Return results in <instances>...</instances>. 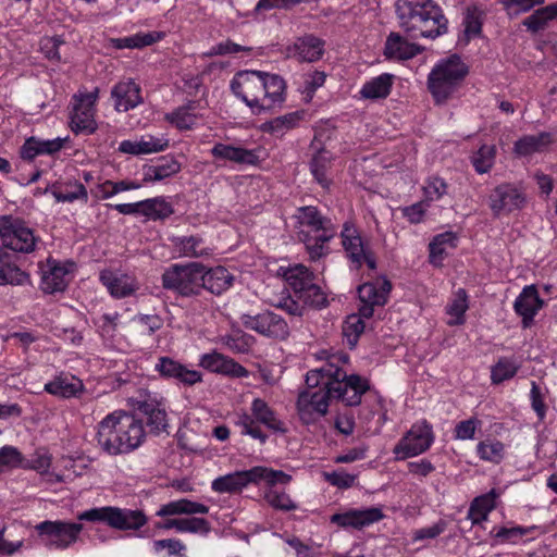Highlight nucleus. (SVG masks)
<instances>
[{
  "label": "nucleus",
  "mask_w": 557,
  "mask_h": 557,
  "mask_svg": "<svg viewBox=\"0 0 557 557\" xmlns=\"http://www.w3.org/2000/svg\"><path fill=\"white\" fill-rule=\"evenodd\" d=\"M285 87L281 76L261 71H242L231 82L234 95L253 114H262L280 107L285 100Z\"/></svg>",
  "instance_id": "obj_1"
},
{
  "label": "nucleus",
  "mask_w": 557,
  "mask_h": 557,
  "mask_svg": "<svg viewBox=\"0 0 557 557\" xmlns=\"http://www.w3.org/2000/svg\"><path fill=\"white\" fill-rule=\"evenodd\" d=\"M400 28L411 39H435L448 30V20L434 0H397Z\"/></svg>",
  "instance_id": "obj_2"
},
{
  "label": "nucleus",
  "mask_w": 557,
  "mask_h": 557,
  "mask_svg": "<svg viewBox=\"0 0 557 557\" xmlns=\"http://www.w3.org/2000/svg\"><path fill=\"white\" fill-rule=\"evenodd\" d=\"M145 438L141 420L123 410L108 414L98 424L97 442L111 456L136 449Z\"/></svg>",
  "instance_id": "obj_3"
},
{
  "label": "nucleus",
  "mask_w": 557,
  "mask_h": 557,
  "mask_svg": "<svg viewBox=\"0 0 557 557\" xmlns=\"http://www.w3.org/2000/svg\"><path fill=\"white\" fill-rule=\"evenodd\" d=\"M292 481V475L267 467H253L245 471H236L222 475L212 481L211 488L216 493H236L249 483L281 484L286 485Z\"/></svg>",
  "instance_id": "obj_4"
},
{
  "label": "nucleus",
  "mask_w": 557,
  "mask_h": 557,
  "mask_svg": "<svg viewBox=\"0 0 557 557\" xmlns=\"http://www.w3.org/2000/svg\"><path fill=\"white\" fill-rule=\"evenodd\" d=\"M467 74V65L456 54L438 62L428 78V87L435 101H446L455 92Z\"/></svg>",
  "instance_id": "obj_5"
},
{
  "label": "nucleus",
  "mask_w": 557,
  "mask_h": 557,
  "mask_svg": "<svg viewBox=\"0 0 557 557\" xmlns=\"http://www.w3.org/2000/svg\"><path fill=\"white\" fill-rule=\"evenodd\" d=\"M78 520L103 522L120 531H139L148 522L146 513L140 509L104 506L81 512Z\"/></svg>",
  "instance_id": "obj_6"
},
{
  "label": "nucleus",
  "mask_w": 557,
  "mask_h": 557,
  "mask_svg": "<svg viewBox=\"0 0 557 557\" xmlns=\"http://www.w3.org/2000/svg\"><path fill=\"white\" fill-rule=\"evenodd\" d=\"M251 413L243 412L238 414L236 425L240 429L243 435H249L264 444L268 435L262 432L260 423L275 433H285L284 423L276 417L274 410L261 398H256L251 403Z\"/></svg>",
  "instance_id": "obj_7"
},
{
  "label": "nucleus",
  "mask_w": 557,
  "mask_h": 557,
  "mask_svg": "<svg viewBox=\"0 0 557 557\" xmlns=\"http://www.w3.org/2000/svg\"><path fill=\"white\" fill-rule=\"evenodd\" d=\"M161 281L164 289L175 292L182 297L200 296L201 263L173 264L163 272Z\"/></svg>",
  "instance_id": "obj_8"
},
{
  "label": "nucleus",
  "mask_w": 557,
  "mask_h": 557,
  "mask_svg": "<svg viewBox=\"0 0 557 557\" xmlns=\"http://www.w3.org/2000/svg\"><path fill=\"white\" fill-rule=\"evenodd\" d=\"M0 237L2 239L1 248L13 253H28L35 249L36 238L33 231L20 220L9 215L0 219Z\"/></svg>",
  "instance_id": "obj_9"
},
{
  "label": "nucleus",
  "mask_w": 557,
  "mask_h": 557,
  "mask_svg": "<svg viewBox=\"0 0 557 557\" xmlns=\"http://www.w3.org/2000/svg\"><path fill=\"white\" fill-rule=\"evenodd\" d=\"M240 323L247 330L265 337L284 341L289 336L287 322L270 310H263L255 314L244 313L240 315Z\"/></svg>",
  "instance_id": "obj_10"
},
{
  "label": "nucleus",
  "mask_w": 557,
  "mask_h": 557,
  "mask_svg": "<svg viewBox=\"0 0 557 557\" xmlns=\"http://www.w3.org/2000/svg\"><path fill=\"white\" fill-rule=\"evenodd\" d=\"M434 442L432 425L425 420L414 423L394 447L398 459H406L428 450Z\"/></svg>",
  "instance_id": "obj_11"
},
{
  "label": "nucleus",
  "mask_w": 557,
  "mask_h": 557,
  "mask_svg": "<svg viewBox=\"0 0 557 557\" xmlns=\"http://www.w3.org/2000/svg\"><path fill=\"white\" fill-rule=\"evenodd\" d=\"M36 529L44 536L46 546L55 549H66L77 541L83 530V524L64 521H44Z\"/></svg>",
  "instance_id": "obj_12"
},
{
  "label": "nucleus",
  "mask_w": 557,
  "mask_h": 557,
  "mask_svg": "<svg viewBox=\"0 0 557 557\" xmlns=\"http://www.w3.org/2000/svg\"><path fill=\"white\" fill-rule=\"evenodd\" d=\"M527 203L523 189L511 183L496 186L488 196V206L495 216L521 210Z\"/></svg>",
  "instance_id": "obj_13"
},
{
  "label": "nucleus",
  "mask_w": 557,
  "mask_h": 557,
  "mask_svg": "<svg viewBox=\"0 0 557 557\" xmlns=\"http://www.w3.org/2000/svg\"><path fill=\"white\" fill-rule=\"evenodd\" d=\"M330 398H333L330 382L326 383L325 391H302L297 399V410L300 420L306 424H310L315 422L319 417L325 416Z\"/></svg>",
  "instance_id": "obj_14"
},
{
  "label": "nucleus",
  "mask_w": 557,
  "mask_h": 557,
  "mask_svg": "<svg viewBox=\"0 0 557 557\" xmlns=\"http://www.w3.org/2000/svg\"><path fill=\"white\" fill-rule=\"evenodd\" d=\"M97 98L98 89H95L77 99L71 116V128L74 133L91 134L97 129L95 121V103Z\"/></svg>",
  "instance_id": "obj_15"
},
{
  "label": "nucleus",
  "mask_w": 557,
  "mask_h": 557,
  "mask_svg": "<svg viewBox=\"0 0 557 557\" xmlns=\"http://www.w3.org/2000/svg\"><path fill=\"white\" fill-rule=\"evenodd\" d=\"M368 389V381L356 374H346V377H336V380L331 383V394L333 398L341 399L347 406L359 405L361 396Z\"/></svg>",
  "instance_id": "obj_16"
},
{
  "label": "nucleus",
  "mask_w": 557,
  "mask_h": 557,
  "mask_svg": "<svg viewBox=\"0 0 557 557\" xmlns=\"http://www.w3.org/2000/svg\"><path fill=\"white\" fill-rule=\"evenodd\" d=\"M295 216L298 221L300 230L308 227V232L322 234V240H331L336 235L337 230L332 220L327 216H324L314 206H305L298 208Z\"/></svg>",
  "instance_id": "obj_17"
},
{
  "label": "nucleus",
  "mask_w": 557,
  "mask_h": 557,
  "mask_svg": "<svg viewBox=\"0 0 557 557\" xmlns=\"http://www.w3.org/2000/svg\"><path fill=\"white\" fill-rule=\"evenodd\" d=\"M384 518V513L379 507L366 509H350L345 512L334 513L330 521L341 528L362 529Z\"/></svg>",
  "instance_id": "obj_18"
},
{
  "label": "nucleus",
  "mask_w": 557,
  "mask_h": 557,
  "mask_svg": "<svg viewBox=\"0 0 557 557\" xmlns=\"http://www.w3.org/2000/svg\"><path fill=\"white\" fill-rule=\"evenodd\" d=\"M154 370L163 379H173L188 386L201 382L202 380L200 372L188 369L171 357H160L154 366Z\"/></svg>",
  "instance_id": "obj_19"
},
{
  "label": "nucleus",
  "mask_w": 557,
  "mask_h": 557,
  "mask_svg": "<svg viewBox=\"0 0 557 557\" xmlns=\"http://www.w3.org/2000/svg\"><path fill=\"white\" fill-rule=\"evenodd\" d=\"M211 154L216 160L230 161L239 165H258L261 161V149H246L239 146L216 143L211 148Z\"/></svg>",
  "instance_id": "obj_20"
},
{
  "label": "nucleus",
  "mask_w": 557,
  "mask_h": 557,
  "mask_svg": "<svg viewBox=\"0 0 557 557\" xmlns=\"http://www.w3.org/2000/svg\"><path fill=\"white\" fill-rule=\"evenodd\" d=\"M234 280V275L226 268H207L201 263V292L206 289L219 296L232 287Z\"/></svg>",
  "instance_id": "obj_21"
},
{
  "label": "nucleus",
  "mask_w": 557,
  "mask_h": 557,
  "mask_svg": "<svg viewBox=\"0 0 557 557\" xmlns=\"http://www.w3.org/2000/svg\"><path fill=\"white\" fill-rule=\"evenodd\" d=\"M543 300L540 298L535 286H525L516 298L513 309L517 314L522 317L523 327H529L534 315L542 308Z\"/></svg>",
  "instance_id": "obj_22"
},
{
  "label": "nucleus",
  "mask_w": 557,
  "mask_h": 557,
  "mask_svg": "<svg viewBox=\"0 0 557 557\" xmlns=\"http://www.w3.org/2000/svg\"><path fill=\"white\" fill-rule=\"evenodd\" d=\"M341 237L348 259L354 264L355 269H360L363 263L364 252L368 249L364 247L358 231L352 224L346 222L341 232Z\"/></svg>",
  "instance_id": "obj_23"
},
{
  "label": "nucleus",
  "mask_w": 557,
  "mask_h": 557,
  "mask_svg": "<svg viewBox=\"0 0 557 557\" xmlns=\"http://www.w3.org/2000/svg\"><path fill=\"white\" fill-rule=\"evenodd\" d=\"M200 366L211 372L235 377H243L248 374V371L243 366L215 351L201 356Z\"/></svg>",
  "instance_id": "obj_24"
},
{
  "label": "nucleus",
  "mask_w": 557,
  "mask_h": 557,
  "mask_svg": "<svg viewBox=\"0 0 557 557\" xmlns=\"http://www.w3.org/2000/svg\"><path fill=\"white\" fill-rule=\"evenodd\" d=\"M111 96L114 99L115 109L120 112H126L143 102L140 87L132 79L116 84L112 88Z\"/></svg>",
  "instance_id": "obj_25"
},
{
  "label": "nucleus",
  "mask_w": 557,
  "mask_h": 557,
  "mask_svg": "<svg viewBox=\"0 0 557 557\" xmlns=\"http://www.w3.org/2000/svg\"><path fill=\"white\" fill-rule=\"evenodd\" d=\"M100 281L115 298L131 296L137 289V283L134 277L122 273H115L111 270L101 271Z\"/></svg>",
  "instance_id": "obj_26"
},
{
  "label": "nucleus",
  "mask_w": 557,
  "mask_h": 557,
  "mask_svg": "<svg viewBox=\"0 0 557 557\" xmlns=\"http://www.w3.org/2000/svg\"><path fill=\"white\" fill-rule=\"evenodd\" d=\"M15 253L0 248V285H24L29 282V275L15 263Z\"/></svg>",
  "instance_id": "obj_27"
},
{
  "label": "nucleus",
  "mask_w": 557,
  "mask_h": 557,
  "mask_svg": "<svg viewBox=\"0 0 557 557\" xmlns=\"http://www.w3.org/2000/svg\"><path fill=\"white\" fill-rule=\"evenodd\" d=\"M44 389L61 398L77 397L84 391L82 380L74 375L61 373L45 384Z\"/></svg>",
  "instance_id": "obj_28"
},
{
  "label": "nucleus",
  "mask_w": 557,
  "mask_h": 557,
  "mask_svg": "<svg viewBox=\"0 0 557 557\" xmlns=\"http://www.w3.org/2000/svg\"><path fill=\"white\" fill-rule=\"evenodd\" d=\"M209 512V507L197 502H193L187 498H181L169 502L160 506L157 510L156 516L160 518H166L172 516H195L206 515Z\"/></svg>",
  "instance_id": "obj_29"
},
{
  "label": "nucleus",
  "mask_w": 557,
  "mask_h": 557,
  "mask_svg": "<svg viewBox=\"0 0 557 557\" xmlns=\"http://www.w3.org/2000/svg\"><path fill=\"white\" fill-rule=\"evenodd\" d=\"M47 268L42 270L41 289L48 294L63 292L69 284V270L50 259L47 261Z\"/></svg>",
  "instance_id": "obj_30"
},
{
  "label": "nucleus",
  "mask_w": 557,
  "mask_h": 557,
  "mask_svg": "<svg viewBox=\"0 0 557 557\" xmlns=\"http://www.w3.org/2000/svg\"><path fill=\"white\" fill-rule=\"evenodd\" d=\"M422 49L409 42L398 33H391L386 39L384 54L388 59L408 60L421 53Z\"/></svg>",
  "instance_id": "obj_31"
},
{
  "label": "nucleus",
  "mask_w": 557,
  "mask_h": 557,
  "mask_svg": "<svg viewBox=\"0 0 557 557\" xmlns=\"http://www.w3.org/2000/svg\"><path fill=\"white\" fill-rule=\"evenodd\" d=\"M290 52L300 62H314L321 59L324 42L312 35H307L295 41Z\"/></svg>",
  "instance_id": "obj_32"
},
{
  "label": "nucleus",
  "mask_w": 557,
  "mask_h": 557,
  "mask_svg": "<svg viewBox=\"0 0 557 557\" xmlns=\"http://www.w3.org/2000/svg\"><path fill=\"white\" fill-rule=\"evenodd\" d=\"M67 138L40 139L30 137L26 139L22 147V158L33 160L38 154H53L60 151Z\"/></svg>",
  "instance_id": "obj_33"
},
{
  "label": "nucleus",
  "mask_w": 557,
  "mask_h": 557,
  "mask_svg": "<svg viewBox=\"0 0 557 557\" xmlns=\"http://www.w3.org/2000/svg\"><path fill=\"white\" fill-rule=\"evenodd\" d=\"M139 411L147 417V425L150 432L160 434L166 431L168 419L165 408L157 399H147L140 403Z\"/></svg>",
  "instance_id": "obj_34"
},
{
  "label": "nucleus",
  "mask_w": 557,
  "mask_h": 557,
  "mask_svg": "<svg viewBox=\"0 0 557 557\" xmlns=\"http://www.w3.org/2000/svg\"><path fill=\"white\" fill-rule=\"evenodd\" d=\"M391 289V282L387 278H382L362 284L358 288V294L361 302L384 306Z\"/></svg>",
  "instance_id": "obj_35"
},
{
  "label": "nucleus",
  "mask_w": 557,
  "mask_h": 557,
  "mask_svg": "<svg viewBox=\"0 0 557 557\" xmlns=\"http://www.w3.org/2000/svg\"><path fill=\"white\" fill-rule=\"evenodd\" d=\"M336 377H346V372L332 363H325L319 369L310 370L306 375L307 389H326V383H332Z\"/></svg>",
  "instance_id": "obj_36"
},
{
  "label": "nucleus",
  "mask_w": 557,
  "mask_h": 557,
  "mask_svg": "<svg viewBox=\"0 0 557 557\" xmlns=\"http://www.w3.org/2000/svg\"><path fill=\"white\" fill-rule=\"evenodd\" d=\"M553 143L550 133H540L536 135H527L515 143L513 151L518 156H530L543 151Z\"/></svg>",
  "instance_id": "obj_37"
},
{
  "label": "nucleus",
  "mask_w": 557,
  "mask_h": 557,
  "mask_svg": "<svg viewBox=\"0 0 557 557\" xmlns=\"http://www.w3.org/2000/svg\"><path fill=\"white\" fill-rule=\"evenodd\" d=\"M51 194L58 202H73L82 200L87 202L88 193L86 187L79 182H66L63 184H54L50 189Z\"/></svg>",
  "instance_id": "obj_38"
},
{
  "label": "nucleus",
  "mask_w": 557,
  "mask_h": 557,
  "mask_svg": "<svg viewBox=\"0 0 557 557\" xmlns=\"http://www.w3.org/2000/svg\"><path fill=\"white\" fill-rule=\"evenodd\" d=\"M394 76L388 73H383L369 82L364 83L360 95L366 99H382L386 98L392 89Z\"/></svg>",
  "instance_id": "obj_39"
},
{
  "label": "nucleus",
  "mask_w": 557,
  "mask_h": 557,
  "mask_svg": "<svg viewBox=\"0 0 557 557\" xmlns=\"http://www.w3.org/2000/svg\"><path fill=\"white\" fill-rule=\"evenodd\" d=\"M180 256L187 258H200L211 255V248L205 245L198 236L176 237L173 240Z\"/></svg>",
  "instance_id": "obj_40"
},
{
  "label": "nucleus",
  "mask_w": 557,
  "mask_h": 557,
  "mask_svg": "<svg viewBox=\"0 0 557 557\" xmlns=\"http://www.w3.org/2000/svg\"><path fill=\"white\" fill-rule=\"evenodd\" d=\"M197 108V101H189L187 104L177 108L171 113H168L165 119L181 131L190 129L196 124L198 119V114L196 113Z\"/></svg>",
  "instance_id": "obj_41"
},
{
  "label": "nucleus",
  "mask_w": 557,
  "mask_h": 557,
  "mask_svg": "<svg viewBox=\"0 0 557 557\" xmlns=\"http://www.w3.org/2000/svg\"><path fill=\"white\" fill-rule=\"evenodd\" d=\"M496 494L493 491L475 497L468 510V518L473 524H479L487 519L488 513L495 508Z\"/></svg>",
  "instance_id": "obj_42"
},
{
  "label": "nucleus",
  "mask_w": 557,
  "mask_h": 557,
  "mask_svg": "<svg viewBox=\"0 0 557 557\" xmlns=\"http://www.w3.org/2000/svg\"><path fill=\"white\" fill-rule=\"evenodd\" d=\"M181 170L180 163L173 158H164L161 163L144 168V182L162 181L176 174Z\"/></svg>",
  "instance_id": "obj_43"
},
{
  "label": "nucleus",
  "mask_w": 557,
  "mask_h": 557,
  "mask_svg": "<svg viewBox=\"0 0 557 557\" xmlns=\"http://www.w3.org/2000/svg\"><path fill=\"white\" fill-rule=\"evenodd\" d=\"M284 277L295 294L299 296L314 281L313 273L302 264L288 268L284 273Z\"/></svg>",
  "instance_id": "obj_44"
},
{
  "label": "nucleus",
  "mask_w": 557,
  "mask_h": 557,
  "mask_svg": "<svg viewBox=\"0 0 557 557\" xmlns=\"http://www.w3.org/2000/svg\"><path fill=\"white\" fill-rule=\"evenodd\" d=\"M456 235L453 232H445L436 235L429 245L430 262L434 265H442L443 260L447 256L446 249L456 246Z\"/></svg>",
  "instance_id": "obj_45"
},
{
  "label": "nucleus",
  "mask_w": 557,
  "mask_h": 557,
  "mask_svg": "<svg viewBox=\"0 0 557 557\" xmlns=\"http://www.w3.org/2000/svg\"><path fill=\"white\" fill-rule=\"evenodd\" d=\"M52 463V456L47 448H38L32 455L30 459L25 465L22 463L23 468H28L37 471L39 474H49L51 479L49 481L61 482L62 476L54 473H49V469Z\"/></svg>",
  "instance_id": "obj_46"
},
{
  "label": "nucleus",
  "mask_w": 557,
  "mask_h": 557,
  "mask_svg": "<svg viewBox=\"0 0 557 557\" xmlns=\"http://www.w3.org/2000/svg\"><path fill=\"white\" fill-rule=\"evenodd\" d=\"M160 38L159 33H138L124 38H112L110 42L115 49H140L154 44Z\"/></svg>",
  "instance_id": "obj_47"
},
{
  "label": "nucleus",
  "mask_w": 557,
  "mask_h": 557,
  "mask_svg": "<svg viewBox=\"0 0 557 557\" xmlns=\"http://www.w3.org/2000/svg\"><path fill=\"white\" fill-rule=\"evenodd\" d=\"M557 17V2L534 11L522 24L532 33L544 29L549 21Z\"/></svg>",
  "instance_id": "obj_48"
},
{
  "label": "nucleus",
  "mask_w": 557,
  "mask_h": 557,
  "mask_svg": "<svg viewBox=\"0 0 557 557\" xmlns=\"http://www.w3.org/2000/svg\"><path fill=\"white\" fill-rule=\"evenodd\" d=\"M331 165V156L326 150L319 151L310 162V171L315 181L323 187L330 186L329 170Z\"/></svg>",
  "instance_id": "obj_49"
},
{
  "label": "nucleus",
  "mask_w": 557,
  "mask_h": 557,
  "mask_svg": "<svg viewBox=\"0 0 557 557\" xmlns=\"http://www.w3.org/2000/svg\"><path fill=\"white\" fill-rule=\"evenodd\" d=\"M298 237L299 240L305 244L311 260H318L329 252L325 244L330 240H322V234L311 235V233L306 230H299Z\"/></svg>",
  "instance_id": "obj_50"
},
{
  "label": "nucleus",
  "mask_w": 557,
  "mask_h": 557,
  "mask_svg": "<svg viewBox=\"0 0 557 557\" xmlns=\"http://www.w3.org/2000/svg\"><path fill=\"white\" fill-rule=\"evenodd\" d=\"M173 213L172 206L163 198H152L141 201V214L151 220L165 219Z\"/></svg>",
  "instance_id": "obj_51"
},
{
  "label": "nucleus",
  "mask_w": 557,
  "mask_h": 557,
  "mask_svg": "<svg viewBox=\"0 0 557 557\" xmlns=\"http://www.w3.org/2000/svg\"><path fill=\"white\" fill-rule=\"evenodd\" d=\"M476 453L482 460L499 463L505 456V446L499 441L486 440L478 444Z\"/></svg>",
  "instance_id": "obj_52"
},
{
  "label": "nucleus",
  "mask_w": 557,
  "mask_h": 557,
  "mask_svg": "<svg viewBox=\"0 0 557 557\" xmlns=\"http://www.w3.org/2000/svg\"><path fill=\"white\" fill-rule=\"evenodd\" d=\"M268 488L264 491L265 502L273 508L289 511L296 509V504L292 500L288 494L275 488L276 484H267Z\"/></svg>",
  "instance_id": "obj_53"
},
{
  "label": "nucleus",
  "mask_w": 557,
  "mask_h": 557,
  "mask_svg": "<svg viewBox=\"0 0 557 557\" xmlns=\"http://www.w3.org/2000/svg\"><path fill=\"white\" fill-rule=\"evenodd\" d=\"M363 331L364 322L358 314L347 317L343 324V335L350 348H354L357 345L358 338Z\"/></svg>",
  "instance_id": "obj_54"
},
{
  "label": "nucleus",
  "mask_w": 557,
  "mask_h": 557,
  "mask_svg": "<svg viewBox=\"0 0 557 557\" xmlns=\"http://www.w3.org/2000/svg\"><path fill=\"white\" fill-rule=\"evenodd\" d=\"M495 153V146H481L471 159L475 171L480 174L488 172L494 164Z\"/></svg>",
  "instance_id": "obj_55"
},
{
  "label": "nucleus",
  "mask_w": 557,
  "mask_h": 557,
  "mask_svg": "<svg viewBox=\"0 0 557 557\" xmlns=\"http://www.w3.org/2000/svg\"><path fill=\"white\" fill-rule=\"evenodd\" d=\"M519 366L513 359L500 358L498 362L492 368L491 379L493 383H502L515 376Z\"/></svg>",
  "instance_id": "obj_56"
},
{
  "label": "nucleus",
  "mask_w": 557,
  "mask_h": 557,
  "mask_svg": "<svg viewBox=\"0 0 557 557\" xmlns=\"http://www.w3.org/2000/svg\"><path fill=\"white\" fill-rule=\"evenodd\" d=\"M468 309L467 304V294L465 289H459L455 296V298L451 300V302L447 306L446 312L455 317L454 321H449L448 323L450 325H457L461 324L463 322V315L465 312Z\"/></svg>",
  "instance_id": "obj_57"
},
{
  "label": "nucleus",
  "mask_w": 557,
  "mask_h": 557,
  "mask_svg": "<svg viewBox=\"0 0 557 557\" xmlns=\"http://www.w3.org/2000/svg\"><path fill=\"white\" fill-rule=\"evenodd\" d=\"M482 12L476 8H468L465 17V33L467 37H475L481 34L482 30Z\"/></svg>",
  "instance_id": "obj_58"
},
{
  "label": "nucleus",
  "mask_w": 557,
  "mask_h": 557,
  "mask_svg": "<svg viewBox=\"0 0 557 557\" xmlns=\"http://www.w3.org/2000/svg\"><path fill=\"white\" fill-rule=\"evenodd\" d=\"M211 531L210 522L205 518L191 517L182 518L181 533H193L206 536Z\"/></svg>",
  "instance_id": "obj_59"
},
{
  "label": "nucleus",
  "mask_w": 557,
  "mask_h": 557,
  "mask_svg": "<svg viewBox=\"0 0 557 557\" xmlns=\"http://www.w3.org/2000/svg\"><path fill=\"white\" fill-rule=\"evenodd\" d=\"M166 549L169 556L185 557L186 546L177 539L157 540L153 542V550L160 553Z\"/></svg>",
  "instance_id": "obj_60"
},
{
  "label": "nucleus",
  "mask_w": 557,
  "mask_h": 557,
  "mask_svg": "<svg viewBox=\"0 0 557 557\" xmlns=\"http://www.w3.org/2000/svg\"><path fill=\"white\" fill-rule=\"evenodd\" d=\"M423 191L426 200H438L447 193V184L441 177H430L423 186Z\"/></svg>",
  "instance_id": "obj_61"
},
{
  "label": "nucleus",
  "mask_w": 557,
  "mask_h": 557,
  "mask_svg": "<svg viewBox=\"0 0 557 557\" xmlns=\"http://www.w3.org/2000/svg\"><path fill=\"white\" fill-rule=\"evenodd\" d=\"M249 339L250 337L248 335L242 333L221 337L222 344L236 354H243L249 350Z\"/></svg>",
  "instance_id": "obj_62"
},
{
  "label": "nucleus",
  "mask_w": 557,
  "mask_h": 557,
  "mask_svg": "<svg viewBox=\"0 0 557 557\" xmlns=\"http://www.w3.org/2000/svg\"><path fill=\"white\" fill-rule=\"evenodd\" d=\"M299 298L304 299L305 302L321 308L324 307L327 302L326 296L321 290V288L314 284L312 281L311 284L300 294Z\"/></svg>",
  "instance_id": "obj_63"
},
{
  "label": "nucleus",
  "mask_w": 557,
  "mask_h": 557,
  "mask_svg": "<svg viewBox=\"0 0 557 557\" xmlns=\"http://www.w3.org/2000/svg\"><path fill=\"white\" fill-rule=\"evenodd\" d=\"M23 462V456L13 446H3L0 448V463L3 469H12L21 467Z\"/></svg>",
  "instance_id": "obj_64"
}]
</instances>
